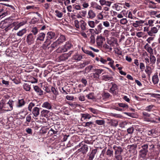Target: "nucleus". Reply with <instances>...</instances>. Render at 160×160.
<instances>
[{"label": "nucleus", "mask_w": 160, "mask_h": 160, "mask_svg": "<svg viewBox=\"0 0 160 160\" xmlns=\"http://www.w3.org/2000/svg\"><path fill=\"white\" fill-rule=\"evenodd\" d=\"M66 40V37L64 35L60 34L57 40L53 42L51 45V47L52 49H55L58 46L62 44Z\"/></svg>", "instance_id": "obj_1"}, {"label": "nucleus", "mask_w": 160, "mask_h": 160, "mask_svg": "<svg viewBox=\"0 0 160 160\" xmlns=\"http://www.w3.org/2000/svg\"><path fill=\"white\" fill-rule=\"evenodd\" d=\"M9 19H5L2 21L0 23V28L2 29L4 28L5 32H7L12 28L11 23L9 22Z\"/></svg>", "instance_id": "obj_2"}, {"label": "nucleus", "mask_w": 160, "mask_h": 160, "mask_svg": "<svg viewBox=\"0 0 160 160\" xmlns=\"http://www.w3.org/2000/svg\"><path fill=\"white\" fill-rule=\"evenodd\" d=\"M74 24L76 28L77 29H79L80 27L82 31L86 30V23L83 20H81L79 22L77 20L74 21Z\"/></svg>", "instance_id": "obj_3"}, {"label": "nucleus", "mask_w": 160, "mask_h": 160, "mask_svg": "<svg viewBox=\"0 0 160 160\" xmlns=\"http://www.w3.org/2000/svg\"><path fill=\"white\" fill-rule=\"evenodd\" d=\"M72 45L71 43L68 41L66 42L63 48L59 47L57 50L58 52H67L68 49H69L72 47Z\"/></svg>", "instance_id": "obj_4"}, {"label": "nucleus", "mask_w": 160, "mask_h": 160, "mask_svg": "<svg viewBox=\"0 0 160 160\" xmlns=\"http://www.w3.org/2000/svg\"><path fill=\"white\" fill-rule=\"evenodd\" d=\"M46 38L47 39L44 42L43 44V46H46L45 43L48 41V40L50 39H55L57 38L55 33L52 31H50L47 32Z\"/></svg>", "instance_id": "obj_5"}, {"label": "nucleus", "mask_w": 160, "mask_h": 160, "mask_svg": "<svg viewBox=\"0 0 160 160\" xmlns=\"http://www.w3.org/2000/svg\"><path fill=\"white\" fill-rule=\"evenodd\" d=\"M36 36H34L32 33H30L27 35L26 41L29 45L33 44L34 42Z\"/></svg>", "instance_id": "obj_6"}, {"label": "nucleus", "mask_w": 160, "mask_h": 160, "mask_svg": "<svg viewBox=\"0 0 160 160\" xmlns=\"http://www.w3.org/2000/svg\"><path fill=\"white\" fill-rule=\"evenodd\" d=\"M14 102L12 100H9L7 103L5 102L4 108L5 111H10L13 109Z\"/></svg>", "instance_id": "obj_7"}, {"label": "nucleus", "mask_w": 160, "mask_h": 160, "mask_svg": "<svg viewBox=\"0 0 160 160\" xmlns=\"http://www.w3.org/2000/svg\"><path fill=\"white\" fill-rule=\"evenodd\" d=\"M112 86L109 92L113 95H116L118 93V87L117 84L112 82Z\"/></svg>", "instance_id": "obj_8"}, {"label": "nucleus", "mask_w": 160, "mask_h": 160, "mask_svg": "<svg viewBox=\"0 0 160 160\" xmlns=\"http://www.w3.org/2000/svg\"><path fill=\"white\" fill-rule=\"evenodd\" d=\"M105 41V38L103 37L101 35L97 37L96 42L97 45L99 47H102L103 44V42Z\"/></svg>", "instance_id": "obj_9"}, {"label": "nucleus", "mask_w": 160, "mask_h": 160, "mask_svg": "<svg viewBox=\"0 0 160 160\" xmlns=\"http://www.w3.org/2000/svg\"><path fill=\"white\" fill-rule=\"evenodd\" d=\"M159 29H158L156 27H153L151 28L150 30L148 32L149 36H155V34L157 33Z\"/></svg>", "instance_id": "obj_10"}, {"label": "nucleus", "mask_w": 160, "mask_h": 160, "mask_svg": "<svg viewBox=\"0 0 160 160\" xmlns=\"http://www.w3.org/2000/svg\"><path fill=\"white\" fill-rule=\"evenodd\" d=\"M142 114L143 115L142 119L143 121L148 122L151 121V114L144 112H142Z\"/></svg>", "instance_id": "obj_11"}, {"label": "nucleus", "mask_w": 160, "mask_h": 160, "mask_svg": "<svg viewBox=\"0 0 160 160\" xmlns=\"http://www.w3.org/2000/svg\"><path fill=\"white\" fill-rule=\"evenodd\" d=\"M96 16V14L93 10L90 9L88 10L87 16L88 18L92 19L94 18Z\"/></svg>", "instance_id": "obj_12"}, {"label": "nucleus", "mask_w": 160, "mask_h": 160, "mask_svg": "<svg viewBox=\"0 0 160 160\" xmlns=\"http://www.w3.org/2000/svg\"><path fill=\"white\" fill-rule=\"evenodd\" d=\"M46 36V34L44 32H41L39 33L37 35L36 38L37 41H43Z\"/></svg>", "instance_id": "obj_13"}, {"label": "nucleus", "mask_w": 160, "mask_h": 160, "mask_svg": "<svg viewBox=\"0 0 160 160\" xmlns=\"http://www.w3.org/2000/svg\"><path fill=\"white\" fill-rule=\"evenodd\" d=\"M144 22V21L140 20L136 21L132 24V25L135 28H137L142 26V24Z\"/></svg>", "instance_id": "obj_14"}, {"label": "nucleus", "mask_w": 160, "mask_h": 160, "mask_svg": "<svg viewBox=\"0 0 160 160\" xmlns=\"http://www.w3.org/2000/svg\"><path fill=\"white\" fill-rule=\"evenodd\" d=\"M113 148L115 150V154H121V153L123 151V149L120 147H117L114 145Z\"/></svg>", "instance_id": "obj_15"}, {"label": "nucleus", "mask_w": 160, "mask_h": 160, "mask_svg": "<svg viewBox=\"0 0 160 160\" xmlns=\"http://www.w3.org/2000/svg\"><path fill=\"white\" fill-rule=\"evenodd\" d=\"M42 107L48 110H50L52 109L51 104L48 102H44L42 105Z\"/></svg>", "instance_id": "obj_16"}, {"label": "nucleus", "mask_w": 160, "mask_h": 160, "mask_svg": "<svg viewBox=\"0 0 160 160\" xmlns=\"http://www.w3.org/2000/svg\"><path fill=\"white\" fill-rule=\"evenodd\" d=\"M39 109L37 107H34L32 110V113L35 117H38L39 114Z\"/></svg>", "instance_id": "obj_17"}, {"label": "nucleus", "mask_w": 160, "mask_h": 160, "mask_svg": "<svg viewBox=\"0 0 160 160\" xmlns=\"http://www.w3.org/2000/svg\"><path fill=\"white\" fill-rule=\"evenodd\" d=\"M5 102V101L3 100H1L0 102V113L5 111V108H4Z\"/></svg>", "instance_id": "obj_18"}, {"label": "nucleus", "mask_w": 160, "mask_h": 160, "mask_svg": "<svg viewBox=\"0 0 160 160\" xmlns=\"http://www.w3.org/2000/svg\"><path fill=\"white\" fill-rule=\"evenodd\" d=\"M144 48L150 54L153 53V49L148 43H147L145 44Z\"/></svg>", "instance_id": "obj_19"}, {"label": "nucleus", "mask_w": 160, "mask_h": 160, "mask_svg": "<svg viewBox=\"0 0 160 160\" xmlns=\"http://www.w3.org/2000/svg\"><path fill=\"white\" fill-rule=\"evenodd\" d=\"M97 151V150L96 149H93L92 150L91 153L89 156L88 160H92L93 159Z\"/></svg>", "instance_id": "obj_20"}, {"label": "nucleus", "mask_w": 160, "mask_h": 160, "mask_svg": "<svg viewBox=\"0 0 160 160\" xmlns=\"http://www.w3.org/2000/svg\"><path fill=\"white\" fill-rule=\"evenodd\" d=\"M142 56L143 57V58L145 60L146 63L147 64H148L149 63L150 61L149 60V57L147 53L146 52H145L142 53Z\"/></svg>", "instance_id": "obj_21"}, {"label": "nucleus", "mask_w": 160, "mask_h": 160, "mask_svg": "<svg viewBox=\"0 0 160 160\" xmlns=\"http://www.w3.org/2000/svg\"><path fill=\"white\" fill-rule=\"evenodd\" d=\"M34 90L38 93V94L40 95H42L43 94V91L39 88L37 86H34Z\"/></svg>", "instance_id": "obj_22"}, {"label": "nucleus", "mask_w": 160, "mask_h": 160, "mask_svg": "<svg viewBox=\"0 0 160 160\" xmlns=\"http://www.w3.org/2000/svg\"><path fill=\"white\" fill-rule=\"evenodd\" d=\"M147 152H148L141 150L139 152L140 157L142 158L143 159H145Z\"/></svg>", "instance_id": "obj_23"}, {"label": "nucleus", "mask_w": 160, "mask_h": 160, "mask_svg": "<svg viewBox=\"0 0 160 160\" xmlns=\"http://www.w3.org/2000/svg\"><path fill=\"white\" fill-rule=\"evenodd\" d=\"M153 53L150 54L149 56L150 62L152 64L155 63L156 60V57L153 55Z\"/></svg>", "instance_id": "obj_24"}, {"label": "nucleus", "mask_w": 160, "mask_h": 160, "mask_svg": "<svg viewBox=\"0 0 160 160\" xmlns=\"http://www.w3.org/2000/svg\"><path fill=\"white\" fill-rule=\"evenodd\" d=\"M72 58L75 60L79 61L82 59V56L79 54L76 53L73 56Z\"/></svg>", "instance_id": "obj_25"}, {"label": "nucleus", "mask_w": 160, "mask_h": 160, "mask_svg": "<svg viewBox=\"0 0 160 160\" xmlns=\"http://www.w3.org/2000/svg\"><path fill=\"white\" fill-rule=\"evenodd\" d=\"M92 3H93L92 6L93 8H95L96 10H102V7L98 4L96 2H92L91 4L92 5Z\"/></svg>", "instance_id": "obj_26"}, {"label": "nucleus", "mask_w": 160, "mask_h": 160, "mask_svg": "<svg viewBox=\"0 0 160 160\" xmlns=\"http://www.w3.org/2000/svg\"><path fill=\"white\" fill-rule=\"evenodd\" d=\"M27 32V30L26 28H24L19 31L17 33V35L19 37H22Z\"/></svg>", "instance_id": "obj_27"}, {"label": "nucleus", "mask_w": 160, "mask_h": 160, "mask_svg": "<svg viewBox=\"0 0 160 160\" xmlns=\"http://www.w3.org/2000/svg\"><path fill=\"white\" fill-rule=\"evenodd\" d=\"M81 120L82 121H83L82 119L84 120L87 119H89L91 118V115L87 113H82L81 114Z\"/></svg>", "instance_id": "obj_28"}, {"label": "nucleus", "mask_w": 160, "mask_h": 160, "mask_svg": "<svg viewBox=\"0 0 160 160\" xmlns=\"http://www.w3.org/2000/svg\"><path fill=\"white\" fill-rule=\"evenodd\" d=\"M152 79V82L154 84H157L159 81V78L157 74L153 76Z\"/></svg>", "instance_id": "obj_29"}, {"label": "nucleus", "mask_w": 160, "mask_h": 160, "mask_svg": "<svg viewBox=\"0 0 160 160\" xmlns=\"http://www.w3.org/2000/svg\"><path fill=\"white\" fill-rule=\"evenodd\" d=\"M93 71L95 72V73H93L94 76H95V75H98V78L99 75L103 71V70L101 69H95L93 70Z\"/></svg>", "instance_id": "obj_30"}, {"label": "nucleus", "mask_w": 160, "mask_h": 160, "mask_svg": "<svg viewBox=\"0 0 160 160\" xmlns=\"http://www.w3.org/2000/svg\"><path fill=\"white\" fill-rule=\"evenodd\" d=\"M25 104V102L23 99H19L18 100L17 107L18 108L24 106Z\"/></svg>", "instance_id": "obj_31"}, {"label": "nucleus", "mask_w": 160, "mask_h": 160, "mask_svg": "<svg viewBox=\"0 0 160 160\" xmlns=\"http://www.w3.org/2000/svg\"><path fill=\"white\" fill-rule=\"evenodd\" d=\"M11 26L12 28L14 27L13 29L12 30V31H13V30H18L20 27L18 24V22H14L11 23Z\"/></svg>", "instance_id": "obj_32"}, {"label": "nucleus", "mask_w": 160, "mask_h": 160, "mask_svg": "<svg viewBox=\"0 0 160 160\" xmlns=\"http://www.w3.org/2000/svg\"><path fill=\"white\" fill-rule=\"evenodd\" d=\"M107 61H111V62H109L108 63V64L109 65L110 67L114 70L115 69V67L113 66V64L114 61L111 58L109 57H108L107 58Z\"/></svg>", "instance_id": "obj_33"}, {"label": "nucleus", "mask_w": 160, "mask_h": 160, "mask_svg": "<svg viewBox=\"0 0 160 160\" xmlns=\"http://www.w3.org/2000/svg\"><path fill=\"white\" fill-rule=\"evenodd\" d=\"M82 50L84 53L87 54H88L89 55H90V56H91L93 58L95 57L94 54L92 53V51H89L87 50L83 49H82Z\"/></svg>", "instance_id": "obj_34"}, {"label": "nucleus", "mask_w": 160, "mask_h": 160, "mask_svg": "<svg viewBox=\"0 0 160 160\" xmlns=\"http://www.w3.org/2000/svg\"><path fill=\"white\" fill-rule=\"evenodd\" d=\"M56 16L59 18H61L63 14L58 10H56L55 11Z\"/></svg>", "instance_id": "obj_35"}, {"label": "nucleus", "mask_w": 160, "mask_h": 160, "mask_svg": "<svg viewBox=\"0 0 160 160\" xmlns=\"http://www.w3.org/2000/svg\"><path fill=\"white\" fill-rule=\"evenodd\" d=\"M110 123L111 126L116 127L118 124V122L116 120H111L110 122Z\"/></svg>", "instance_id": "obj_36"}, {"label": "nucleus", "mask_w": 160, "mask_h": 160, "mask_svg": "<svg viewBox=\"0 0 160 160\" xmlns=\"http://www.w3.org/2000/svg\"><path fill=\"white\" fill-rule=\"evenodd\" d=\"M31 32L34 36H36L38 32V29L36 27H33L32 28Z\"/></svg>", "instance_id": "obj_37"}, {"label": "nucleus", "mask_w": 160, "mask_h": 160, "mask_svg": "<svg viewBox=\"0 0 160 160\" xmlns=\"http://www.w3.org/2000/svg\"><path fill=\"white\" fill-rule=\"evenodd\" d=\"M81 149L82 150L83 153H85L88 151V146L87 145H84L82 147Z\"/></svg>", "instance_id": "obj_38"}, {"label": "nucleus", "mask_w": 160, "mask_h": 160, "mask_svg": "<svg viewBox=\"0 0 160 160\" xmlns=\"http://www.w3.org/2000/svg\"><path fill=\"white\" fill-rule=\"evenodd\" d=\"M88 26L92 28H93L95 26L94 21H88Z\"/></svg>", "instance_id": "obj_39"}, {"label": "nucleus", "mask_w": 160, "mask_h": 160, "mask_svg": "<svg viewBox=\"0 0 160 160\" xmlns=\"http://www.w3.org/2000/svg\"><path fill=\"white\" fill-rule=\"evenodd\" d=\"M23 88L26 91H28L31 88L30 86L27 83H24L23 85Z\"/></svg>", "instance_id": "obj_40"}, {"label": "nucleus", "mask_w": 160, "mask_h": 160, "mask_svg": "<svg viewBox=\"0 0 160 160\" xmlns=\"http://www.w3.org/2000/svg\"><path fill=\"white\" fill-rule=\"evenodd\" d=\"M49 112V111L48 110L43 109L41 111V115L42 116L45 117Z\"/></svg>", "instance_id": "obj_41"}, {"label": "nucleus", "mask_w": 160, "mask_h": 160, "mask_svg": "<svg viewBox=\"0 0 160 160\" xmlns=\"http://www.w3.org/2000/svg\"><path fill=\"white\" fill-rule=\"evenodd\" d=\"M103 26L106 28H109L110 27V22L106 20L102 22Z\"/></svg>", "instance_id": "obj_42"}, {"label": "nucleus", "mask_w": 160, "mask_h": 160, "mask_svg": "<svg viewBox=\"0 0 160 160\" xmlns=\"http://www.w3.org/2000/svg\"><path fill=\"white\" fill-rule=\"evenodd\" d=\"M97 33H100L103 29L101 23L99 24L97 26Z\"/></svg>", "instance_id": "obj_43"}, {"label": "nucleus", "mask_w": 160, "mask_h": 160, "mask_svg": "<svg viewBox=\"0 0 160 160\" xmlns=\"http://www.w3.org/2000/svg\"><path fill=\"white\" fill-rule=\"evenodd\" d=\"M86 97L89 99H95V97L94 96V93L93 92H91L89 93L88 94L86 95Z\"/></svg>", "instance_id": "obj_44"}, {"label": "nucleus", "mask_w": 160, "mask_h": 160, "mask_svg": "<svg viewBox=\"0 0 160 160\" xmlns=\"http://www.w3.org/2000/svg\"><path fill=\"white\" fill-rule=\"evenodd\" d=\"M57 133V131H55V130L52 128H51L48 132V134L50 136H52L54 134Z\"/></svg>", "instance_id": "obj_45"}, {"label": "nucleus", "mask_w": 160, "mask_h": 160, "mask_svg": "<svg viewBox=\"0 0 160 160\" xmlns=\"http://www.w3.org/2000/svg\"><path fill=\"white\" fill-rule=\"evenodd\" d=\"M112 78V77L108 75H104L102 76L103 80L105 81H108L110 80Z\"/></svg>", "instance_id": "obj_46"}, {"label": "nucleus", "mask_w": 160, "mask_h": 160, "mask_svg": "<svg viewBox=\"0 0 160 160\" xmlns=\"http://www.w3.org/2000/svg\"><path fill=\"white\" fill-rule=\"evenodd\" d=\"M103 47L106 49L108 50L109 51H111L112 50V47L107 44H104L103 45Z\"/></svg>", "instance_id": "obj_47"}, {"label": "nucleus", "mask_w": 160, "mask_h": 160, "mask_svg": "<svg viewBox=\"0 0 160 160\" xmlns=\"http://www.w3.org/2000/svg\"><path fill=\"white\" fill-rule=\"evenodd\" d=\"M35 106V104L32 102H30L28 105V109L29 111H32V108Z\"/></svg>", "instance_id": "obj_48"}, {"label": "nucleus", "mask_w": 160, "mask_h": 160, "mask_svg": "<svg viewBox=\"0 0 160 160\" xmlns=\"http://www.w3.org/2000/svg\"><path fill=\"white\" fill-rule=\"evenodd\" d=\"M128 20L126 18H122L120 21V23L122 25H125L128 23Z\"/></svg>", "instance_id": "obj_49"}, {"label": "nucleus", "mask_w": 160, "mask_h": 160, "mask_svg": "<svg viewBox=\"0 0 160 160\" xmlns=\"http://www.w3.org/2000/svg\"><path fill=\"white\" fill-rule=\"evenodd\" d=\"M118 105L120 107L125 108H128V106L125 103H118Z\"/></svg>", "instance_id": "obj_50"}, {"label": "nucleus", "mask_w": 160, "mask_h": 160, "mask_svg": "<svg viewBox=\"0 0 160 160\" xmlns=\"http://www.w3.org/2000/svg\"><path fill=\"white\" fill-rule=\"evenodd\" d=\"M145 72L148 75H150L151 73V68L148 66H146Z\"/></svg>", "instance_id": "obj_51"}, {"label": "nucleus", "mask_w": 160, "mask_h": 160, "mask_svg": "<svg viewBox=\"0 0 160 160\" xmlns=\"http://www.w3.org/2000/svg\"><path fill=\"white\" fill-rule=\"evenodd\" d=\"M121 4L120 3L115 4V7L116 10L118 11L121 10L122 8L121 6Z\"/></svg>", "instance_id": "obj_52"}, {"label": "nucleus", "mask_w": 160, "mask_h": 160, "mask_svg": "<svg viewBox=\"0 0 160 160\" xmlns=\"http://www.w3.org/2000/svg\"><path fill=\"white\" fill-rule=\"evenodd\" d=\"M93 68V66L92 65H89L87 66L85 69L86 72L87 73L89 72Z\"/></svg>", "instance_id": "obj_53"}, {"label": "nucleus", "mask_w": 160, "mask_h": 160, "mask_svg": "<svg viewBox=\"0 0 160 160\" xmlns=\"http://www.w3.org/2000/svg\"><path fill=\"white\" fill-rule=\"evenodd\" d=\"M141 148H142V149H141V150L145 151L147 152H148V145H146V144H144L142 146Z\"/></svg>", "instance_id": "obj_54"}, {"label": "nucleus", "mask_w": 160, "mask_h": 160, "mask_svg": "<svg viewBox=\"0 0 160 160\" xmlns=\"http://www.w3.org/2000/svg\"><path fill=\"white\" fill-rule=\"evenodd\" d=\"M96 123L98 125H102L105 123V122L103 120H97L96 121Z\"/></svg>", "instance_id": "obj_55"}, {"label": "nucleus", "mask_w": 160, "mask_h": 160, "mask_svg": "<svg viewBox=\"0 0 160 160\" xmlns=\"http://www.w3.org/2000/svg\"><path fill=\"white\" fill-rule=\"evenodd\" d=\"M153 106H154L152 105H151L147 106V107H146L145 110L148 112H150L151 111Z\"/></svg>", "instance_id": "obj_56"}, {"label": "nucleus", "mask_w": 160, "mask_h": 160, "mask_svg": "<svg viewBox=\"0 0 160 160\" xmlns=\"http://www.w3.org/2000/svg\"><path fill=\"white\" fill-rule=\"evenodd\" d=\"M111 95L109 93L106 92H104L102 95V97L104 98H108Z\"/></svg>", "instance_id": "obj_57"}, {"label": "nucleus", "mask_w": 160, "mask_h": 160, "mask_svg": "<svg viewBox=\"0 0 160 160\" xmlns=\"http://www.w3.org/2000/svg\"><path fill=\"white\" fill-rule=\"evenodd\" d=\"M89 110L92 113L95 114H97L98 113V111L95 109L92 108H89Z\"/></svg>", "instance_id": "obj_58"}, {"label": "nucleus", "mask_w": 160, "mask_h": 160, "mask_svg": "<svg viewBox=\"0 0 160 160\" xmlns=\"http://www.w3.org/2000/svg\"><path fill=\"white\" fill-rule=\"evenodd\" d=\"M109 31L107 29H105L103 32V35L106 37H108L109 36Z\"/></svg>", "instance_id": "obj_59"}, {"label": "nucleus", "mask_w": 160, "mask_h": 160, "mask_svg": "<svg viewBox=\"0 0 160 160\" xmlns=\"http://www.w3.org/2000/svg\"><path fill=\"white\" fill-rule=\"evenodd\" d=\"M115 157L117 160H122V157L121 154H115Z\"/></svg>", "instance_id": "obj_60"}, {"label": "nucleus", "mask_w": 160, "mask_h": 160, "mask_svg": "<svg viewBox=\"0 0 160 160\" xmlns=\"http://www.w3.org/2000/svg\"><path fill=\"white\" fill-rule=\"evenodd\" d=\"M113 153V151L109 149H108L106 152L107 155L109 157H111Z\"/></svg>", "instance_id": "obj_61"}, {"label": "nucleus", "mask_w": 160, "mask_h": 160, "mask_svg": "<svg viewBox=\"0 0 160 160\" xmlns=\"http://www.w3.org/2000/svg\"><path fill=\"white\" fill-rule=\"evenodd\" d=\"M51 89L52 92L55 95L57 96L58 94V92L54 87H52Z\"/></svg>", "instance_id": "obj_62"}, {"label": "nucleus", "mask_w": 160, "mask_h": 160, "mask_svg": "<svg viewBox=\"0 0 160 160\" xmlns=\"http://www.w3.org/2000/svg\"><path fill=\"white\" fill-rule=\"evenodd\" d=\"M134 130V128L132 127H130L129 128H128L127 130V131L129 134L132 133Z\"/></svg>", "instance_id": "obj_63"}, {"label": "nucleus", "mask_w": 160, "mask_h": 160, "mask_svg": "<svg viewBox=\"0 0 160 160\" xmlns=\"http://www.w3.org/2000/svg\"><path fill=\"white\" fill-rule=\"evenodd\" d=\"M115 53L117 54L118 55H122V52L118 48H115L114 50Z\"/></svg>", "instance_id": "obj_64"}]
</instances>
